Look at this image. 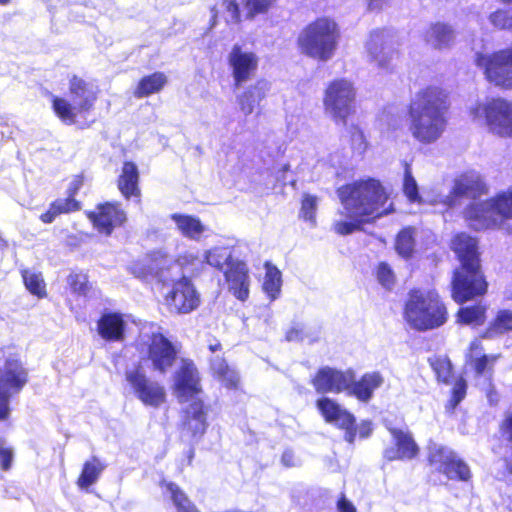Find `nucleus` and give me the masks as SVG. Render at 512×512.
Returning a JSON list of instances; mask_svg holds the SVG:
<instances>
[{
	"label": "nucleus",
	"mask_w": 512,
	"mask_h": 512,
	"mask_svg": "<svg viewBox=\"0 0 512 512\" xmlns=\"http://www.w3.org/2000/svg\"><path fill=\"white\" fill-rule=\"evenodd\" d=\"M341 208L337 211L333 229L339 235L360 230L364 223L393 210L389 195L379 180L368 178L338 189Z\"/></svg>",
	"instance_id": "nucleus-1"
},
{
	"label": "nucleus",
	"mask_w": 512,
	"mask_h": 512,
	"mask_svg": "<svg viewBox=\"0 0 512 512\" xmlns=\"http://www.w3.org/2000/svg\"><path fill=\"white\" fill-rule=\"evenodd\" d=\"M447 93L437 86H427L415 93L409 105V131L422 144L441 138L447 125Z\"/></svg>",
	"instance_id": "nucleus-2"
},
{
	"label": "nucleus",
	"mask_w": 512,
	"mask_h": 512,
	"mask_svg": "<svg viewBox=\"0 0 512 512\" xmlns=\"http://www.w3.org/2000/svg\"><path fill=\"white\" fill-rule=\"evenodd\" d=\"M452 248L458 255L461 268L456 270L452 281V296L458 303L486 292L487 283L480 271L477 241L461 233L452 241Z\"/></svg>",
	"instance_id": "nucleus-3"
},
{
	"label": "nucleus",
	"mask_w": 512,
	"mask_h": 512,
	"mask_svg": "<svg viewBox=\"0 0 512 512\" xmlns=\"http://www.w3.org/2000/svg\"><path fill=\"white\" fill-rule=\"evenodd\" d=\"M404 318L415 330H432L446 323L447 309L435 290L414 289L408 294Z\"/></svg>",
	"instance_id": "nucleus-4"
},
{
	"label": "nucleus",
	"mask_w": 512,
	"mask_h": 512,
	"mask_svg": "<svg viewBox=\"0 0 512 512\" xmlns=\"http://www.w3.org/2000/svg\"><path fill=\"white\" fill-rule=\"evenodd\" d=\"M339 38L340 32L336 22L321 17L300 32L297 43L303 54L320 61H328L335 54Z\"/></svg>",
	"instance_id": "nucleus-5"
},
{
	"label": "nucleus",
	"mask_w": 512,
	"mask_h": 512,
	"mask_svg": "<svg viewBox=\"0 0 512 512\" xmlns=\"http://www.w3.org/2000/svg\"><path fill=\"white\" fill-rule=\"evenodd\" d=\"M139 353L151 362L154 371L165 374L174 364L177 349L153 323L145 324L136 343Z\"/></svg>",
	"instance_id": "nucleus-6"
},
{
	"label": "nucleus",
	"mask_w": 512,
	"mask_h": 512,
	"mask_svg": "<svg viewBox=\"0 0 512 512\" xmlns=\"http://www.w3.org/2000/svg\"><path fill=\"white\" fill-rule=\"evenodd\" d=\"M472 121L497 136L512 137V101L487 98L469 107Z\"/></svg>",
	"instance_id": "nucleus-7"
},
{
	"label": "nucleus",
	"mask_w": 512,
	"mask_h": 512,
	"mask_svg": "<svg viewBox=\"0 0 512 512\" xmlns=\"http://www.w3.org/2000/svg\"><path fill=\"white\" fill-rule=\"evenodd\" d=\"M465 217L476 230L496 227L504 219H511L512 186L487 201L470 204L465 210Z\"/></svg>",
	"instance_id": "nucleus-8"
},
{
	"label": "nucleus",
	"mask_w": 512,
	"mask_h": 512,
	"mask_svg": "<svg viewBox=\"0 0 512 512\" xmlns=\"http://www.w3.org/2000/svg\"><path fill=\"white\" fill-rule=\"evenodd\" d=\"M356 89L353 83L341 78L330 82L324 91L325 113L336 124L347 125V119L355 112Z\"/></svg>",
	"instance_id": "nucleus-9"
},
{
	"label": "nucleus",
	"mask_w": 512,
	"mask_h": 512,
	"mask_svg": "<svg viewBox=\"0 0 512 512\" xmlns=\"http://www.w3.org/2000/svg\"><path fill=\"white\" fill-rule=\"evenodd\" d=\"M125 381L130 393L145 406L158 408L166 401L164 386L149 378L140 364L125 370Z\"/></svg>",
	"instance_id": "nucleus-10"
},
{
	"label": "nucleus",
	"mask_w": 512,
	"mask_h": 512,
	"mask_svg": "<svg viewBox=\"0 0 512 512\" xmlns=\"http://www.w3.org/2000/svg\"><path fill=\"white\" fill-rule=\"evenodd\" d=\"M475 63L490 83L512 88V47L491 54L477 53Z\"/></svg>",
	"instance_id": "nucleus-11"
},
{
	"label": "nucleus",
	"mask_w": 512,
	"mask_h": 512,
	"mask_svg": "<svg viewBox=\"0 0 512 512\" xmlns=\"http://www.w3.org/2000/svg\"><path fill=\"white\" fill-rule=\"evenodd\" d=\"M428 459L430 464L448 479L466 482L471 478L467 463L445 446L437 443L430 444Z\"/></svg>",
	"instance_id": "nucleus-12"
},
{
	"label": "nucleus",
	"mask_w": 512,
	"mask_h": 512,
	"mask_svg": "<svg viewBox=\"0 0 512 512\" xmlns=\"http://www.w3.org/2000/svg\"><path fill=\"white\" fill-rule=\"evenodd\" d=\"M164 303L171 313L189 314L200 306L201 297L193 282L182 277L173 282L170 291L164 296Z\"/></svg>",
	"instance_id": "nucleus-13"
},
{
	"label": "nucleus",
	"mask_w": 512,
	"mask_h": 512,
	"mask_svg": "<svg viewBox=\"0 0 512 512\" xmlns=\"http://www.w3.org/2000/svg\"><path fill=\"white\" fill-rule=\"evenodd\" d=\"M27 381V373L19 360L8 358L0 369V420L9 414V398L18 393Z\"/></svg>",
	"instance_id": "nucleus-14"
},
{
	"label": "nucleus",
	"mask_w": 512,
	"mask_h": 512,
	"mask_svg": "<svg viewBox=\"0 0 512 512\" xmlns=\"http://www.w3.org/2000/svg\"><path fill=\"white\" fill-rule=\"evenodd\" d=\"M227 63L231 70L234 86L240 87L256 74L259 57L254 51L240 44H234L227 55Z\"/></svg>",
	"instance_id": "nucleus-15"
},
{
	"label": "nucleus",
	"mask_w": 512,
	"mask_h": 512,
	"mask_svg": "<svg viewBox=\"0 0 512 512\" xmlns=\"http://www.w3.org/2000/svg\"><path fill=\"white\" fill-rule=\"evenodd\" d=\"M354 378L352 369L339 370L329 366L320 368L312 379V384L318 393H342L348 395L350 384Z\"/></svg>",
	"instance_id": "nucleus-16"
},
{
	"label": "nucleus",
	"mask_w": 512,
	"mask_h": 512,
	"mask_svg": "<svg viewBox=\"0 0 512 512\" xmlns=\"http://www.w3.org/2000/svg\"><path fill=\"white\" fill-rule=\"evenodd\" d=\"M202 388L199 372L191 360L183 359L174 374V393L180 402L192 401Z\"/></svg>",
	"instance_id": "nucleus-17"
},
{
	"label": "nucleus",
	"mask_w": 512,
	"mask_h": 512,
	"mask_svg": "<svg viewBox=\"0 0 512 512\" xmlns=\"http://www.w3.org/2000/svg\"><path fill=\"white\" fill-rule=\"evenodd\" d=\"M486 192V185L481 175L476 171L466 172L454 181L452 190L443 199V203L449 207L460 204L463 197L477 198Z\"/></svg>",
	"instance_id": "nucleus-18"
},
{
	"label": "nucleus",
	"mask_w": 512,
	"mask_h": 512,
	"mask_svg": "<svg viewBox=\"0 0 512 512\" xmlns=\"http://www.w3.org/2000/svg\"><path fill=\"white\" fill-rule=\"evenodd\" d=\"M317 407L325 418L326 422L332 423L341 429L345 430V440L353 443L356 436V429L354 427L355 418L343 408L336 401L323 397L317 401Z\"/></svg>",
	"instance_id": "nucleus-19"
},
{
	"label": "nucleus",
	"mask_w": 512,
	"mask_h": 512,
	"mask_svg": "<svg viewBox=\"0 0 512 512\" xmlns=\"http://www.w3.org/2000/svg\"><path fill=\"white\" fill-rule=\"evenodd\" d=\"M366 49L371 59L382 68H387L397 55L393 35L388 30H375L371 32L366 43Z\"/></svg>",
	"instance_id": "nucleus-20"
},
{
	"label": "nucleus",
	"mask_w": 512,
	"mask_h": 512,
	"mask_svg": "<svg viewBox=\"0 0 512 512\" xmlns=\"http://www.w3.org/2000/svg\"><path fill=\"white\" fill-rule=\"evenodd\" d=\"M228 290L240 301L244 302L249 297L251 279L247 264L237 259L223 272Z\"/></svg>",
	"instance_id": "nucleus-21"
},
{
	"label": "nucleus",
	"mask_w": 512,
	"mask_h": 512,
	"mask_svg": "<svg viewBox=\"0 0 512 512\" xmlns=\"http://www.w3.org/2000/svg\"><path fill=\"white\" fill-rule=\"evenodd\" d=\"M95 228L106 235H110L114 228L126 221L125 212L117 204L106 203L99 205L95 211L88 214Z\"/></svg>",
	"instance_id": "nucleus-22"
},
{
	"label": "nucleus",
	"mask_w": 512,
	"mask_h": 512,
	"mask_svg": "<svg viewBox=\"0 0 512 512\" xmlns=\"http://www.w3.org/2000/svg\"><path fill=\"white\" fill-rule=\"evenodd\" d=\"M276 0H222V7L227 12V21H240V5L246 18L252 19L259 14L268 12Z\"/></svg>",
	"instance_id": "nucleus-23"
},
{
	"label": "nucleus",
	"mask_w": 512,
	"mask_h": 512,
	"mask_svg": "<svg viewBox=\"0 0 512 512\" xmlns=\"http://www.w3.org/2000/svg\"><path fill=\"white\" fill-rule=\"evenodd\" d=\"M389 430L396 448H388L385 450L384 456L386 459L390 461L412 459L418 454L419 448L407 429L390 428Z\"/></svg>",
	"instance_id": "nucleus-24"
},
{
	"label": "nucleus",
	"mask_w": 512,
	"mask_h": 512,
	"mask_svg": "<svg viewBox=\"0 0 512 512\" xmlns=\"http://www.w3.org/2000/svg\"><path fill=\"white\" fill-rule=\"evenodd\" d=\"M384 384V377L379 371L364 373L360 379L353 378L349 386L348 396H353L363 403H368L374 392Z\"/></svg>",
	"instance_id": "nucleus-25"
},
{
	"label": "nucleus",
	"mask_w": 512,
	"mask_h": 512,
	"mask_svg": "<svg viewBox=\"0 0 512 512\" xmlns=\"http://www.w3.org/2000/svg\"><path fill=\"white\" fill-rule=\"evenodd\" d=\"M270 90V83L264 79L257 80L237 95V103L240 111L248 116L252 114L265 99Z\"/></svg>",
	"instance_id": "nucleus-26"
},
{
	"label": "nucleus",
	"mask_w": 512,
	"mask_h": 512,
	"mask_svg": "<svg viewBox=\"0 0 512 512\" xmlns=\"http://www.w3.org/2000/svg\"><path fill=\"white\" fill-rule=\"evenodd\" d=\"M425 43L436 50L450 49L456 39V32L452 26L436 22L429 25L423 34Z\"/></svg>",
	"instance_id": "nucleus-27"
},
{
	"label": "nucleus",
	"mask_w": 512,
	"mask_h": 512,
	"mask_svg": "<svg viewBox=\"0 0 512 512\" xmlns=\"http://www.w3.org/2000/svg\"><path fill=\"white\" fill-rule=\"evenodd\" d=\"M69 92L72 102L78 106L80 111H90L97 99L96 88L77 76L70 79Z\"/></svg>",
	"instance_id": "nucleus-28"
},
{
	"label": "nucleus",
	"mask_w": 512,
	"mask_h": 512,
	"mask_svg": "<svg viewBox=\"0 0 512 512\" xmlns=\"http://www.w3.org/2000/svg\"><path fill=\"white\" fill-rule=\"evenodd\" d=\"M97 330L107 341H121L124 338L125 321L119 313H104L98 320Z\"/></svg>",
	"instance_id": "nucleus-29"
},
{
	"label": "nucleus",
	"mask_w": 512,
	"mask_h": 512,
	"mask_svg": "<svg viewBox=\"0 0 512 512\" xmlns=\"http://www.w3.org/2000/svg\"><path fill=\"white\" fill-rule=\"evenodd\" d=\"M206 412L201 400L193 401L186 409L184 429L193 438L201 437L207 429Z\"/></svg>",
	"instance_id": "nucleus-30"
},
{
	"label": "nucleus",
	"mask_w": 512,
	"mask_h": 512,
	"mask_svg": "<svg viewBox=\"0 0 512 512\" xmlns=\"http://www.w3.org/2000/svg\"><path fill=\"white\" fill-rule=\"evenodd\" d=\"M170 217L180 234L190 240L199 241L207 230L206 226L196 216L174 213Z\"/></svg>",
	"instance_id": "nucleus-31"
},
{
	"label": "nucleus",
	"mask_w": 512,
	"mask_h": 512,
	"mask_svg": "<svg viewBox=\"0 0 512 512\" xmlns=\"http://www.w3.org/2000/svg\"><path fill=\"white\" fill-rule=\"evenodd\" d=\"M139 172L135 163L125 162L118 180V187L125 198L138 197Z\"/></svg>",
	"instance_id": "nucleus-32"
},
{
	"label": "nucleus",
	"mask_w": 512,
	"mask_h": 512,
	"mask_svg": "<svg viewBox=\"0 0 512 512\" xmlns=\"http://www.w3.org/2000/svg\"><path fill=\"white\" fill-rule=\"evenodd\" d=\"M203 258L205 263L221 272L238 259L233 257V249L228 246L212 247L204 252Z\"/></svg>",
	"instance_id": "nucleus-33"
},
{
	"label": "nucleus",
	"mask_w": 512,
	"mask_h": 512,
	"mask_svg": "<svg viewBox=\"0 0 512 512\" xmlns=\"http://www.w3.org/2000/svg\"><path fill=\"white\" fill-rule=\"evenodd\" d=\"M105 467L106 465L98 457H91V459L84 463L82 472L77 480V485L81 489L89 488L97 482Z\"/></svg>",
	"instance_id": "nucleus-34"
},
{
	"label": "nucleus",
	"mask_w": 512,
	"mask_h": 512,
	"mask_svg": "<svg viewBox=\"0 0 512 512\" xmlns=\"http://www.w3.org/2000/svg\"><path fill=\"white\" fill-rule=\"evenodd\" d=\"M167 83V77L162 72H155L143 77L134 92L135 97L143 98L158 93Z\"/></svg>",
	"instance_id": "nucleus-35"
},
{
	"label": "nucleus",
	"mask_w": 512,
	"mask_h": 512,
	"mask_svg": "<svg viewBox=\"0 0 512 512\" xmlns=\"http://www.w3.org/2000/svg\"><path fill=\"white\" fill-rule=\"evenodd\" d=\"M52 107L57 117L67 125L74 124L77 115L85 113L84 111L78 110V106L74 103L57 96H52Z\"/></svg>",
	"instance_id": "nucleus-36"
},
{
	"label": "nucleus",
	"mask_w": 512,
	"mask_h": 512,
	"mask_svg": "<svg viewBox=\"0 0 512 512\" xmlns=\"http://www.w3.org/2000/svg\"><path fill=\"white\" fill-rule=\"evenodd\" d=\"M265 269L266 273L263 281V290L269 299L274 301L279 297L281 292L282 275L280 270L270 263L265 264Z\"/></svg>",
	"instance_id": "nucleus-37"
},
{
	"label": "nucleus",
	"mask_w": 512,
	"mask_h": 512,
	"mask_svg": "<svg viewBox=\"0 0 512 512\" xmlns=\"http://www.w3.org/2000/svg\"><path fill=\"white\" fill-rule=\"evenodd\" d=\"M163 485L164 494L172 500L177 512H200L176 484L164 482Z\"/></svg>",
	"instance_id": "nucleus-38"
},
{
	"label": "nucleus",
	"mask_w": 512,
	"mask_h": 512,
	"mask_svg": "<svg viewBox=\"0 0 512 512\" xmlns=\"http://www.w3.org/2000/svg\"><path fill=\"white\" fill-rule=\"evenodd\" d=\"M483 348L479 340H474L470 344V350L467 357L469 358L477 375H483L489 363L496 360L495 356L482 354Z\"/></svg>",
	"instance_id": "nucleus-39"
},
{
	"label": "nucleus",
	"mask_w": 512,
	"mask_h": 512,
	"mask_svg": "<svg viewBox=\"0 0 512 512\" xmlns=\"http://www.w3.org/2000/svg\"><path fill=\"white\" fill-rule=\"evenodd\" d=\"M211 369L213 373L224 383L228 388H235L239 382L238 373L231 369L224 359L216 357L211 361Z\"/></svg>",
	"instance_id": "nucleus-40"
},
{
	"label": "nucleus",
	"mask_w": 512,
	"mask_h": 512,
	"mask_svg": "<svg viewBox=\"0 0 512 512\" xmlns=\"http://www.w3.org/2000/svg\"><path fill=\"white\" fill-rule=\"evenodd\" d=\"M319 201L320 199L317 196L309 193H304L302 196L299 216L312 227L316 225V212Z\"/></svg>",
	"instance_id": "nucleus-41"
},
{
	"label": "nucleus",
	"mask_w": 512,
	"mask_h": 512,
	"mask_svg": "<svg viewBox=\"0 0 512 512\" xmlns=\"http://www.w3.org/2000/svg\"><path fill=\"white\" fill-rule=\"evenodd\" d=\"M22 278L25 287L31 294L38 297L46 295V285L41 273L26 269L22 271Z\"/></svg>",
	"instance_id": "nucleus-42"
},
{
	"label": "nucleus",
	"mask_w": 512,
	"mask_h": 512,
	"mask_svg": "<svg viewBox=\"0 0 512 512\" xmlns=\"http://www.w3.org/2000/svg\"><path fill=\"white\" fill-rule=\"evenodd\" d=\"M512 331V311L501 310L498 312L493 324L487 330L486 336L493 337L496 334H502Z\"/></svg>",
	"instance_id": "nucleus-43"
},
{
	"label": "nucleus",
	"mask_w": 512,
	"mask_h": 512,
	"mask_svg": "<svg viewBox=\"0 0 512 512\" xmlns=\"http://www.w3.org/2000/svg\"><path fill=\"white\" fill-rule=\"evenodd\" d=\"M403 192L410 202H420L421 197L418 191V184L412 174L411 166L407 162H405L404 168Z\"/></svg>",
	"instance_id": "nucleus-44"
},
{
	"label": "nucleus",
	"mask_w": 512,
	"mask_h": 512,
	"mask_svg": "<svg viewBox=\"0 0 512 512\" xmlns=\"http://www.w3.org/2000/svg\"><path fill=\"white\" fill-rule=\"evenodd\" d=\"M485 308L477 305L461 308L458 312V318L461 323L468 325H481L484 322Z\"/></svg>",
	"instance_id": "nucleus-45"
},
{
	"label": "nucleus",
	"mask_w": 512,
	"mask_h": 512,
	"mask_svg": "<svg viewBox=\"0 0 512 512\" xmlns=\"http://www.w3.org/2000/svg\"><path fill=\"white\" fill-rule=\"evenodd\" d=\"M414 248L413 230L403 229L396 239V250L404 258L411 256Z\"/></svg>",
	"instance_id": "nucleus-46"
},
{
	"label": "nucleus",
	"mask_w": 512,
	"mask_h": 512,
	"mask_svg": "<svg viewBox=\"0 0 512 512\" xmlns=\"http://www.w3.org/2000/svg\"><path fill=\"white\" fill-rule=\"evenodd\" d=\"M285 338L289 342H300L304 340L314 341L317 334H313L311 329L304 324L294 323L286 332Z\"/></svg>",
	"instance_id": "nucleus-47"
},
{
	"label": "nucleus",
	"mask_w": 512,
	"mask_h": 512,
	"mask_svg": "<svg viewBox=\"0 0 512 512\" xmlns=\"http://www.w3.org/2000/svg\"><path fill=\"white\" fill-rule=\"evenodd\" d=\"M429 362L438 380L448 383L452 372L449 359L446 357H434L430 358Z\"/></svg>",
	"instance_id": "nucleus-48"
},
{
	"label": "nucleus",
	"mask_w": 512,
	"mask_h": 512,
	"mask_svg": "<svg viewBox=\"0 0 512 512\" xmlns=\"http://www.w3.org/2000/svg\"><path fill=\"white\" fill-rule=\"evenodd\" d=\"M350 140H351V149L353 153L357 156H363L368 148V142L363 131L357 127L352 126L350 129Z\"/></svg>",
	"instance_id": "nucleus-49"
},
{
	"label": "nucleus",
	"mask_w": 512,
	"mask_h": 512,
	"mask_svg": "<svg viewBox=\"0 0 512 512\" xmlns=\"http://www.w3.org/2000/svg\"><path fill=\"white\" fill-rule=\"evenodd\" d=\"M489 20L497 29L512 30V11L497 10L490 14Z\"/></svg>",
	"instance_id": "nucleus-50"
},
{
	"label": "nucleus",
	"mask_w": 512,
	"mask_h": 512,
	"mask_svg": "<svg viewBox=\"0 0 512 512\" xmlns=\"http://www.w3.org/2000/svg\"><path fill=\"white\" fill-rule=\"evenodd\" d=\"M376 276L379 284L386 290H391L395 284V275L386 263H380L377 267Z\"/></svg>",
	"instance_id": "nucleus-51"
},
{
	"label": "nucleus",
	"mask_w": 512,
	"mask_h": 512,
	"mask_svg": "<svg viewBox=\"0 0 512 512\" xmlns=\"http://www.w3.org/2000/svg\"><path fill=\"white\" fill-rule=\"evenodd\" d=\"M54 209L57 210L58 214L70 213L80 209V203L72 197V195H68L67 198H60L52 202Z\"/></svg>",
	"instance_id": "nucleus-52"
},
{
	"label": "nucleus",
	"mask_w": 512,
	"mask_h": 512,
	"mask_svg": "<svg viewBox=\"0 0 512 512\" xmlns=\"http://www.w3.org/2000/svg\"><path fill=\"white\" fill-rule=\"evenodd\" d=\"M68 283L73 292L80 295H86L88 291V280L85 274H71L68 278Z\"/></svg>",
	"instance_id": "nucleus-53"
},
{
	"label": "nucleus",
	"mask_w": 512,
	"mask_h": 512,
	"mask_svg": "<svg viewBox=\"0 0 512 512\" xmlns=\"http://www.w3.org/2000/svg\"><path fill=\"white\" fill-rule=\"evenodd\" d=\"M12 457V450L6 447V444L3 440H0V467L3 470H8L10 468Z\"/></svg>",
	"instance_id": "nucleus-54"
},
{
	"label": "nucleus",
	"mask_w": 512,
	"mask_h": 512,
	"mask_svg": "<svg viewBox=\"0 0 512 512\" xmlns=\"http://www.w3.org/2000/svg\"><path fill=\"white\" fill-rule=\"evenodd\" d=\"M466 382L463 379H458L453 386L452 402L453 406H457L466 394Z\"/></svg>",
	"instance_id": "nucleus-55"
},
{
	"label": "nucleus",
	"mask_w": 512,
	"mask_h": 512,
	"mask_svg": "<svg viewBox=\"0 0 512 512\" xmlns=\"http://www.w3.org/2000/svg\"><path fill=\"white\" fill-rule=\"evenodd\" d=\"M177 262L181 266H189L195 265L196 263H205V260L203 256L199 257L198 254H195L193 252H185L184 254L178 257Z\"/></svg>",
	"instance_id": "nucleus-56"
},
{
	"label": "nucleus",
	"mask_w": 512,
	"mask_h": 512,
	"mask_svg": "<svg viewBox=\"0 0 512 512\" xmlns=\"http://www.w3.org/2000/svg\"><path fill=\"white\" fill-rule=\"evenodd\" d=\"M337 507L339 512H356L354 505L344 495L339 499Z\"/></svg>",
	"instance_id": "nucleus-57"
},
{
	"label": "nucleus",
	"mask_w": 512,
	"mask_h": 512,
	"mask_svg": "<svg viewBox=\"0 0 512 512\" xmlns=\"http://www.w3.org/2000/svg\"><path fill=\"white\" fill-rule=\"evenodd\" d=\"M58 215L59 214H58L57 210L54 209V206L51 203L48 211L43 213L40 216V219H41L42 222L48 224V223H52Z\"/></svg>",
	"instance_id": "nucleus-58"
},
{
	"label": "nucleus",
	"mask_w": 512,
	"mask_h": 512,
	"mask_svg": "<svg viewBox=\"0 0 512 512\" xmlns=\"http://www.w3.org/2000/svg\"><path fill=\"white\" fill-rule=\"evenodd\" d=\"M281 462L286 467H293L296 464L294 453L290 450L283 452Z\"/></svg>",
	"instance_id": "nucleus-59"
},
{
	"label": "nucleus",
	"mask_w": 512,
	"mask_h": 512,
	"mask_svg": "<svg viewBox=\"0 0 512 512\" xmlns=\"http://www.w3.org/2000/svg\"><path fill=\"white\" fill-rule=\"evenodd\" d=\"M502 431L509 440H512V413L509 414L504 420L502 424Z\"/></svg>",
	"instance_id": "nucleus-60"
},
{
	"label": "nucleus",
	"mask_w": 512,
	"mask_h": 512,
	"mask_svg": "<svg viewBox=\"0 0 512 512\" xmlns=\"http://www.w3.org/2000/svg\"><path fill=\"white\" fill-rule=\"evenodd\" d=\"M390 0H368V9L371 11H379L383 9Z\"/></svg>",
	"instance_id": "nucleus-61"
},
{
	"label": "nucleus",
	"mask_w": 512,
	"mask_h": 512,
	"mask_svg": "<svg viewBox=\"0 0 512 512\" xmlns=\"http://www.w3.org/2000/svg\"><path fill=\"white\" fill-rule=\"evenodd\" d=\"M372 432L371 422L363 421L358 427V433L361 438L368 437Z\"/></svg>",
	"instance_id": "nucleus-62"
},
{
	"label": "nucleus",
	"mask_w": 512,
	"mask_h": 512,
	"mask_svg": "<svg viewBox=\"0 0 512 512\" xmlns=\"http://www.w3.org/2000/svg\"><path fill=\"white\" fill-rule=\"evenodd\" d=\"M290 170L289 164H283L276 172V180L286 184V173Z\"/></svg>",
	"instance_id": "nucleus-63"
},
{
	"label": "nucleus",
	"mask_w": 512,
	"mask_h": 512,
	"mask_svg": "<svg viewBox=\"0 0 512 512\" xmlns=\"http://www.w3.org/2000/svg\"><path fill=\"white\" fill-rule=\"evenodd\" d=\"M82 185V180L80 178H75L71 183L68 189L69 195L74 197L75 193L79 190Z\"/></svg>",
	"instance_id": "nucleus-64"
}]
</instances>
